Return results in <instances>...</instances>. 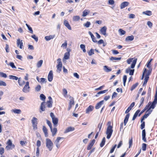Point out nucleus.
<instances>
[{
  "label": "nucleus",
  "instance_id": "1",
  "mask_svg": "<svg viewBox=\"0 0 157 157\" xmlns=\"http://www.w3.org/2000/svg\"><path fill=\"white\" fill-rule=\"evenodd\" d=\"M48 100L47 102H43L41 104L40 108H51L52 106V101L51 97H48Z\"/></svg>",
  "mask_w": 157,
  "mask_h": 157
},
{
  "label": "nucleus",
  "instance_id": "2",
  "mask_svg": "<svg viewBox=\"0 0 157 157\" xmlns=\"http://www.w3.org/2000/svg\"><path fill=\"white\" fill-rule=\"evenodd\" d=\"M46 146L49 151L52 150L53 147V144L51 140L48 138H47L45 141Z\"/></svg>",
  "mask_w": 157,
  "mask_h": 157
},
{
  "label": "nucleus",
  "instance_id": "3",
  "mask_svg": "<svg viewBox=\"0 0 157 157\" xmlns=\"http://www.w3.org/2000/svg\"><path fill=\"white\" fill-rule=\"evenodd\" d=\"M157 103V87H156V90L155 95V98L151 103V102H149L148 105L150 106V107L146 106L145 108H154L155 107V105Z\"/></svg>",
  "mask_w": 157,
  "mask_h": 157
},
{
  "label": "nucleus",
  "instance_id": "4",
  "mask_svg": "<svg viewBox=\"0 0 157 157\" xmlns=\"http://www.w3.org/2000/svg\"><path fill=\"white\" fill-rule=\"evenodd\" d=\"M113 128L109 127H107V128L106 134L107 135L106 138L107 139H110L112 136L113 132Z\"/></svg>",
  "mask_w": 157,
  "mask_h": 157
},
{
  "label": "nucleus",
  "instance_id": "5",
  "mask_svg": "<svg viewBox=\"0 0 157 157\" xmlns=\"http://www.w3.org/2000/svg\"><path fill=\"white\" fill-rule=\"evenodd\" d=\"M30 89L29 82H27L22 89V91L24 93H28L30 92Z\"/></svg>",
  "mask_w": 157,
  "mask_h": 157
},
{
  "label": "nucleus",
  "instance_id": "6",
  "mask_svg": "<svg viewBox=\"0 0 157 157\" xmlns=\"http://www.w3.org/2000/svg\"><path fill=\"white\" fill-rule=\"evenodd\" d=\"M58 64L56 66L57 69L56 71L58 73H59L61 70L62 67V63L61 61V59L59 58L57 59Z\"/></svg>",
  "mask_w": 157,
  "mask_h": 157
},
{
  "label": "nucleus",
  "instance_id": "7",
  "mask_svg": "<svg viewBox=\"0 0 157 157\" xmlns=\"http://www.w3.org/2000/svg\"><path fill=\"white\" fill-rule=\"evenodd\" d=\"M132 109H127L125 112V113H128L126 116L124 120V124L125 126L126 125L127 122L128 121V118L130 116V114L128 113Z\"/></svg>",
  "mask_w": 157,
  "mask_h": 157
},
{
  "label": "nucleus",
  "instance_id": "8",
  "mask_svg": "<svg viewBox=\"0 0 157 157\" xmlns=\"http://www.w3.org/2000/svg\"><path fill=\"white\" fill-rule=\"evenodd\" d=\"M7 144L8 145L6 147L7 150L12 149L14 147V145L12 143L11 140L10 139L8 140Z\"/></svg>",
  "mask_w": 157,
  "mask_h": 157
},
{
  "label": "nucleus",
  "instance_id": "9",
  "mask_svg": "<svg viewBox=\"0 0 157 157\" xmlns=\"http://www.w3.org/2000/svg\"><path fill=\"white\" fill-rule=\"evenodd\" d=\"M32 123L33 129H36L37 128V119L34 117H33L32 120Z\"/></svg>",
  "mask_w": 157,
  "mask_h": 157
},
{
  "label": "nucleus",
  "instance_id": "10",
  "mask_svg": "<svg viewBox=\"0 0 157 157\" xmlns=\"http://www.w3.org/2000/svg\"><path fill=\"white\" fill-rule=\"evenodd\" d=\"M70 56V51L66 52L64 55V57L63 59V62L65 63L66 60L68 59H69Z\"/></svg>",
  "mask_w": 157,
  "mask_h": 157
},
{
  "label": "nucleus",
  "instance_id": "11",
  "mask_svg": "<svg viewBox=\"0 0 157 157\" xmlns=\"http://www.w3.org/2000/svg\"><path fill=\"white\" fill-rule=\"evenodd\" d=\"M17 46L19 47L20 49L23 48V43L22 40H21L19 39H18L17 40Z\"/></svg>",
  "mask_w": 157,
  "mask_h": 157
},
{
  "label": "nucleus",
  "instance_id": "12",
  "mask_svg": "<svg viewBox=\"0 0 157 157\" xmlns=\"http://www.w3.org/2000/svg\"><path fill=\"white\" fill-rule=\"evenodd\" d=\"M63 138V137H58L56 139L55 141L54 144H55L56 147L58 148H59L60 147V144H59V142L60 140L61 139Z\"/></svg>",
  "mask_w": 157,
  "mask_h": 157
},
{
  "label": "nucleus",
  "instance_id": "13",
  "mask_svg": "<svg viewBox=\"0 0 157 157\" xmlns=\"http://www.w3.org/2000/svg\"><path fill=\"white\" fill-rule=\"evenodd\" d=\"M69 108H71L73 107L74 105V98L73 97L70 96L69 97Z\"/></svg>",
  "mask_w": 157,
  "mask_h": 157
},
{
  "label": "nucleus",
  "instance_id": "14",
  "mask_svg": "<svg viewBox=\"0 0 157 157\" xmlns=\"http://www.w3.org/2000/svg\"><path fill=\"white\" fill-rule=\"evenodd\" d=\"M53 78V74L52 71H49V74L48 75V78L49 81L51 82Z\"/></svg>",
  "mask_w": 157,
  "mask_h": 157
},
{
  "label": "nucleus",
  "instance_id": "15",
  "mask_svg": "<svg viewBox=\"0 0 157 157\" xmlns=\"http://www.w3.org/2000/svg\"><path fill=\"white\" fill-rule=\"evenodd\" d=\"M95 142V139H93L91 141L87 147V150H90L91 148Z\"/></svg>",
  "mask_w": 157,
  "mask_h": 157
},
{
  "label": "nucleus",
  "instance_id": "16",
  "mask_svg": "<svg viewBox=\"0 0 157 157\" xmlns=\"http://www.w3.org/2000/svg\"><path fill=\"white\" fill-rule=\"evenodd\" d=\"M129 3L128 2H122L120 6L121 9H123L125 8V7L128 6Z\"/></svg>",
  "mask_w": 157,
  "mask_h": 157
},
{
  "label": "nucleus",
  "instance_id": "17",
  "mask_svg": "<svg viewBox=\"0 0 157 157\" xmlns=\"http://www.w3.org/2000/svg\"><path fill=\"white\" fill-rule=\"evenodd\" d=\"M75 130V128L72 127H69L67 128L64 132V133H68L70 132L73 131Z\"/></svg>",
  "mask_w": 157,
  "mask_h": 157
},
{
  "label": "nucleus",
  "instance_id": "18",
  "mask_svg": "<svg viewBox=\"0 0 157 157\" xmlns=\"http://www.w3.org/2000/svg\"><path fill=\"white\" fill-rule=\"evenodd\" d=\"M64 25L69 30H71V28L67 21L66 20L64 21Z\"/></svg>",
  "mask_w": 157,
  "mask_h": 157
},
{
  "label": "nucleus",
  "instance_id": "19",
  "mask_svg": "<svg viewBox=\"0 0 157 157\" xmlns=\"http://www.w3.org/2000/svg\"><path fill=\"white\" fill-rule=\"evenodd\" d=\"M103 70L105 72H109L112 71V68L106 65H105L103 67Z\"/></svg>",
  "mask_w": 157,
  "mask_h": 157
},
{
  "label": "nucleus",
  "instance_id": "20",
  "mask_svg": "<svg viewBox=\"0 0 157 157\" xmlns=\"http://www.w3.org/2000/svg\"><path fill=\"white\" fill-rule=\"evenodd\" d=\"M134 36L133 35L128 36L125 38V41L127 42L131 41L133 40Z\"/></svg>",
  "mask_w": 157,
  "mask_h": 157
},
{
  "label": "nucleus",
  "instance_id": "21",
  "mask_svg": "<svg viewBox=\"0 0 157 157\" xmlns=\"http://www.w3.org/2000/svg\"><path fill=\"white\" fill-rule=\"evenodd\" d=\"M52 122L55 127H56L58 122V119L56 117H55L52 119Z\"/></svg>",
  "mask_w": 157,
  "mask_h": 157
},
{
  "label": "nucleus",
  "instance_id": "22",
  "mask_svg": "<svg viewBox=\"0 0 157 157\" xmlns=\"http://www.w3.org/2000/svg\"><path fill=\"white\" fill-rule=\"evenodd\" d=\"M107 30V28L106 26H104L101 28L100 29V31L101 33L103 35H105L106 33V31Z\"/></svg>",
  "mask_w": 157,
  "mask_h": 157
},
{
  "label": "nucleus",
  "instance_id": "23",
  "mask_svg": "<svg viewBox=\"0 0 157 157\" xmlns=\"http://www.w3.org/2000/svg\"><path fill=\"white\" fill-rule=\"evenodd\" d=\"M104 101H101L98 103L95 106V108H100L104 103Z\"/></svg>",
  "mask_w": 157,
  "mask_h": 157
},
{
  "label": "nucleus",
  "instance_id": "24",
  "mask_svg": "<svg viewBox=\"0 0 157 157\" xmlns=\"http://www.w3.org/2000/svg\"><path fill=\"white\" fill-rule=\"evenodd\" d=\"M18 82L20 86H22L25 83V82L24 80H22L21 78H19Z\"/></svg>",
  "mask_w": 157,
  "mask_h": 157
},
{
  "label": "nucleus",
  "instance_id": "25",
  "mask_svg": "<svg viewBox=\"0 0 157 157\" xmlns=\"http://www.w3.org/2000/svg\"><path fill=\"white\" fill-rule=\"evenodd\" d=\"M55 37V35H50L45 37V39L47 41H49L51 39H53Z\"/></svg>",
  "mask_w": 157,
  "mask_h": 157
},
{
  "label": "nucleus",
  "instance_id": "26",
  "mask_svg": "<svg viewBox=\"0 0 157 157\" xmlns=\"http://www.w3.org/2000/svg\"><path fill=\"white\" fill-rule=\"evenodd\" d=\"M51 131L52 132V135L54 136H55L57 132V128H54L53 129L52 128V127L50 128Z\"/></svg>",
  "mask_w": 157,
  "mask_h": 157
},
{
  "label": "nucleus",
  "instance_id": "27",
  "mask_svg": "<svg viewBox=\"0 0 157 157\" xmlns=\"http://www.w3.org/2000/svg\"><path fill=\"white\" fill-rule=\"evenodd\" d=\"M43 61L42 60H40L38 61L36 63V67L38 68H39L41 67L43 63Z\"/></svg>",
  "mask_w": 157,
  "mask_h": 157
},
{
  "label": "nucleus",
  "instance_id": "28",
  "mask_svg": "<svg viewBox=\"0 0 157 157\" xmlns=\"http://www.w3.org/2000/svg\"><path fill=\"white\" fill-rule=\"evenodd\" d=\"M137 59H135L133 61L131 65L130 68H134L135 65L137 62Z\"/></svg>",
  "mask_w": 157,
  "mask_h": 157
},
{
  "label": "nucleus",
  "instance_id": "29",
  "mask_svg": "<svg viewBox=\"0 0 157 157\" xmlns=\"http://www.w3.org/2000/svg\"><path fill=\"white\" fill-rule=\"evenodd\" d=\"M9 77L10 79L13 80H17L19 79V78L13 75H10Z\"/></svg>",
  "mask_w": 157,
  "mask_h": 157
},
{
  "label": "nucleus",
  "instance_id": "30",
  "mask_svg": "<svg viewBox=\"0 0 157 157\" xmlns=\"http://www.w3.org/2000/svg\"><path fill=\"white\" fill-rule=\"evenodd\" d=\"M140 112V110L139 109L134 114L133 117L132 119V120H134L135 119L136 117L137 116L139 113Z\"/></svg>",
  "mask_w": 157,
  "mask_h": 157
},
{
  "label": "nucleus",
  "instance_id": "31",
  "mask_svg": "<svg viewBox=\"0 0 157 157\" xmlns=\"http://www.w3.org/2000/svg\"><path fill=\"white\" fill-rule=\"evenodd\" d=\"M118 32L120 35L121 36L124 35L126 33L125 31L121 29H120L118 30Z\"/></svg>",
  "mask_w": 157,
  "mask_h": 157
},
{
  "label": "nucleus",
  "instance_id": "32",
  "mask_svg": "<svg viewBox=\"0 0 157 157\" xmlns=\"http://www.w3.org/2000/svg\"><path fill=\"white\" fill-rule=\"evenodd\" d=\"M107 91V90H105L100 91L97 93V94L95 95V96L98 97L99 96V95L105 93Z\"/></svg>",
  "mask_w": 157,
  "mask_h": 157
},
{
  "label": "nucleus",
  "instance_id": "33",
  "mask_svg": "<svg viewBox=\"0 0 157 157\" xmlns=\"http://www.w3.org/2000/svg\"><path fill=\"white\" fill-rule=\"evenodd\" d=\"M143 13L149 16H151L152 14L151 12L148 10L143 12Z\"/></svg>",
  "mask_w": 157,
  "mask_h": 157
},
{
  "label": "nucleus",
  "instance_id": "34",
  "mask_svg": "<svg viewBox=\"0 0 157 157\" xmlns=\"http://www.w3.org/2000/svg\"><path fill=\"white\" fill-rule=\"evenodd\" d=\"M43 131L45 134V136L47 137L48 136V133H47V130L46 128V127L44 126H43Z\"/></svg>",
  "mask_w": 157,
  "mask_h": 157
},
{
  "label": "nucleus",
  "instance_id": "35",
  "mask_svg": "<svg viewBox=\"0 0 157 157\" xmlns=\"http://www.w3.org/2000/svg\"><path fill=\"white\" fill-rule=\"evenodd\" d=\"M80 17L78 16H75L73 17V20L74 21H77L80 19Z\"/></svg>",
  "mask_w": 157,
  "mask_h": 157
},
{
  "label": "nucleus",
  "instance_id": "36",
  "mask_svg": "<svg viewBox=\"0 0 157 157\" xmlns=\"http://www.w3.org/2000/svg\"><path fill=\"white\" fill-rule=\"evenodd\" d=\"M121 58H116L113 57H111V58L110 59L111 60L113 61H115V60H121Z\"/></svg>",
  "mask_w": 157,
  "mask_h": 157
},
{
  "label": "nucleus",
  "instance_id": "37",
  "mask_svg": "<svg viewBox=\"0 0 157 157\" xmlns=\"http://www.w3.org/2000/svg\"><path fill=\"white\" fill-rule=\"evenodd\" d=\"M105 137H104L101 141V143L100 144V146L101 147H102L105 144Z\"/></svg>",
  "mask_w": 157,
  "mask_h": 157
},
{
  "label": "nucleus",
  "instance_id": "38",
  "mask_svg": "<svg viewBox=\"0 0 157 157\" xmlns=\"http://www.w3.org/2000/svg\"><path fill=\"white\" fill-rule=\"evenodd\" d=\"M149 75H146L145 76V78L144 79V82L143 85L147 83V81L149 78Z\"/></svg>",
  "mask_w": 157,
  "mask_h": 157
},
{
  "label": "nucleus",
  "instance_id": "39",
  "mask_svg": "<svg viewBox=\"0 0 157 157\" xmlns=\"http://www.w3.org/2000/svg\"><path fill=\"white\" fill-rule=\"evenodd\" d=\"M67 90L65 88L63 89V94L64 97H67Z\"/></svg>",
  "mask_w": 157,
  "mask_h": 157
},
{
  "label": "nucleus",
  "instance_id": "40",
  "mask_svg": "<svg viewBox=\"0 0 157 157\" xmlns=\"http://www.w3.org/2000/svg\"><path fill=\"white\" fill-rule=\"evenodd\" d=\"M80 47L81 48L82 50V51L83 52H86V50L85 49V45L83 44H81L80 45Z\"/></svg>",
  "mask_w": 157,
  "mask_h": 157
},
{
  "label": "nucleus",
  "instance_id": "41",
  "mask_svg": "<svg viewBox=\"0 0 157 157\" xmlns=\"http://www.w3.org/2000/svg\"><path fill=\"white\" fill-rule=\"evenodd\" d=\"M41 88V86L40 85H38L35 88V90L36 91L38 92L40 90Z\"/></svg>",
  "mask_w": 157,
  "mask_h": 157
},
{
  "label": "nucleus",
  "instance_id": "42",
  "mask_svg": "<svg viewBox=\"0 0 157 157\" xmlns=\"http://www.w3.org/2000/svg\"><path fill=\"white\" fill-rule=\"evenodd\" d=\"M89 11L87 10H85L83 12V14L82 16L83 17H85L89 13Z\"/></svg>",
  "mask_w": 157,
  "mask_h": 157
},
{
  "label": "nucleus",
  "instance_id": "43",
  "mask_svg": "<svg viewBox=\"0 0 157 157\" xmlns=\"http://www.w3.org/2000/svg\"><path fill=\"white\" fill-rule=\"evenodd\" d=\"M12 111L14 113L17 114L20 113L21 112L20 109H18L12 110Z\"/></svg>",
  "mask_w": 157,
  "mask_h": 157
},
{
  "label": "nucleus",
  "instance_id": "44",
  "mask_svg": "<svg viewBox=\"0 0 157 157\" xmlns=\"http://www.w3.org/2000/svg\"><path fill=\"white\" fill-rule=\"evenodd\" d=\"M91 25L90 22L89 21H87L86 23H85L83 24V25L86 28H88L90 27Z\"/></svg>",
  "mask_w": 157,
  "mask_h": 157
},
{
  "label": "nucleus",
  "instance_id": "45",
  "mask_svg": "<svg viewBox=\"0 0 157 157\" xmlns=\"http://www.w3.org/2000/svg\"><path fill=\"white\" fill-rule=\"evenodd\" d=\"M40 99L42 101H44L46 99V97L43 94H41L40 95Z\"/></svg>",
  "mask_w": 157,
  "mask_h": 157
},
{
  "label": "nucleus",
  "instance_id": "46",
  "mask_svg": "<svg viewBox=\"0 0 157 157\" xmlns=\"http://www.w3.org/2000/svg\"><path fill=\"white\" fill-rule=\"evenodd\" d=\"M88 54L89 56H91L93 54H94V50L93 49H91L90 51H89L88 52Z\"/></svg>",
  "mask_w": 157,
  "mask_h": 157
},
{
  "label": "nucleus",
  "instance_id": "47",
  "mask_svg": "<svg viewBox=\"0 0 157 157\" xmlns=\"http://www.w3.org/2000/svg\"><path fill=\"white\" fill-rule=\"evenodd\" d=\"M146 146L147 144H146L143 143L142 144V148L143 151H145L146 150Z\"/></svg>",
  "mask_w": 157,
  "mask_h": 157
},
{
  "label": "nucleus",
  "instance_id": "48",
  "mask_svg": "<svg viewBox=\"0 0 157 157\" xmlns=\"http://www.w3.org/2000/svg\"><path fill=\"white\" fill-rule=\"evenodd\" d=\"M148 109L146 111V113L147 115L148 116L152 112V109Z\"/></svg>",
  "mask_w": 157,
  "mask_h": 157
},
{
  "label": "nucleus",
  "instance_id": "49",
  "mask_svg": "<svg viewBox=\"0 0 157 157\" xmlns=\"http://www.w3.org/2000/svg\"><path fill=\"white\" fill-rule=\"evenodd\" d=\"M46 79L44 78H41L40 79V82L41 83H45L46 82Z\"/></svg>",
  "mask_w": 157,
  "mask_h": 157
},
{
  "label": "nucleus",
  "instance_id": "50",
  "mask_svg": "<svg viewBox=\"0 0 157 157\" xmlns=\"http://www.w3.org/2000/svg\"><path fill=\"white\" fill-rule=\"evenodd\" d=\"M9 65L13 69H16V66H15L14 63L13 62H10L9 63Z\"/></svg>",
  "mask_w": 157,
  "mask_h": 157
},
{
  "label": "nucleus",
  "instance_id": "51",
  "mask_svg": "<svg viewBox=\"0 0 157 157\" xmlns=\"http://www.w3.org/2000/svg\"><path fill=\"white\" fill-rule=\"evenodd\" d=\"M0 76L6 78L7 77V75L2 72H0Z\"/></svg>",
  "mask_w": 157,
  "mask_h": 157
},
{
  "label": "nucleus",
  "instance_id": "52",
  "mask_svg": "<svg viewBox=\"0 0 157 157\" xmlns=\"http://www.w3.org/2000/svg\"><path fill=\"white\" fill-rule=\"evenodd\" d=\"M6 86V83L2 81H0V86Z\"/></svg>",
  "mask_w": 157,
  "mask_h": 157
},
{
  "label": "nucleus",
  "instance_id": "53",
  "mask_svg": "<svg viewBox=\"0 0 157 157\" xmlns=\"http://www.w3.org/2000/svg\"><path fill=\"white\" fill-rule=\"evenodd\" d=\"M117 146V145L115 144L114 146H113V147L111 148L110 151V153H113Z\"/></svg>",
  "mask_w": 157,
  "mask_h": 157
},
{
  "label": "nucleus",
  "instance_id": "54",
  "mask_svg": "<svg viewBox=\"0 0 157 157\" xmlns=\"http://www.w3.org/2000/svg\"><path fill=\"white\" fill-rule=\"evenodd\" d=\"M138 83H136L135 84L133 85L132 87L131 90H133L136 88V87L138 86Z\"/></svg>",
  "mask_w": 157,
  "mask_h": 157
},
{
  "label": "nucleus",
  "instance_id": "55",
  "mask_svg": "<svg viewBox=\"0 0 157 157\" xmlns=\"http://www.w3.org/2000/svg\"><path fill=\"white\" fill-rule=\"evenodd\" d=\"M102 124H103L102 123H100L98 124V127L99 128V132H100L101 130V129Z\"/></svg>",
  "mask_w": 157,
  "mask_h": 157
},
{
  "label": "nucleus",
  "instance_id": "56",
  "mask_svg": "<svg viewBox=\"0 0 157 157\" xmlns=\"http://www.w3.org/2000/svg\"><path fill=\"white\" fill-rule=\"evenodd\" d=\"M31 37L33 39H34L36 42H37L38 41V37H36V35H32L31 36Z\"/></svg>",
  "mask_w": 157,
  "mask_h": 157
},
{
  "label": "nucleus",
  "instance_id": "57",
  "mask_svg": "<svg viewBox=\"0 0 157 157\" xmlns=\"http://www.w3.org/2000/svg\"><path fill=\"white\" fill-rule=\"evenodd\" d=\"M40 154V150L39 148L38 147H37L36 148V156L38 157L39 155Z\"/></svg>",
  "mask_w": 157,
  "mask_h": 157
},
{
  "label": "nucleus",
  "instance_id": "58",
  "mask_svg": "<svg viewBox=\"0 0 157 157\" xmlns=\"http://www.w3.org/2000/svg\"><path fill=\"white\" fill-rule=\"evenodd\" d=\"M46 121L47 124L48 125L50 128H51L52 127V125L51 122L48 120H47Z\"/></svg>",
  "mask_w": 157,
  "mask_h": 157
},
{
  "label": "nucleus",
  "instance_id": "59",
  "mask_svg": "<svg viewBox=\"0 0 157 157\" xmlns=\"http://www.w3.org/2000/svg\"><path fill=\"white\" fill-rule=\"evenodd\" d=\"M41 142L39 140H38L36 142V146L37 147L39 148V147L41 145Z\"/></svg>",
  "mask_w": 157,
  "mask_h": 157
},
{
  "label": "nucleus",
  "instance_id": "60",
  "mask_svg": "<svg viewBox=\"0 0 157 157\" xmlns=\"http://www.w3.org/2000/svg\"><path fill=\"white\" fill-rule=\"evenodd\" d=\"M144 100V98L143 97L141 99V100H140V103L139 105V106H138L139 107H142L141 106L142 104L143 103Z\"/></svg>",
  "mask_w": 157,
  "mask_h": 157
},
{
  "label": "nucleus",
  "instance_id": "61",
  "mask_svg": "<svg viewBox=\"0 0 157 157\" xmlns=\"http://www.w3.org/2000/svg\"><path fill=\"white\" fill-rule=\"evenodd\" d=\"M133 58H130L129 59H128L127 60V63L128 64H130L132 62V60H133Z\"/></svg>",
  "mask_w": 157,
  "mask_h": 157
},
{
  "label": "nucleus",
  "instance_id": "62",
  "mask_svg": "<svg viewBox=\"0 0 157 157\" xmlns=\"http://www.w3.org/2000/svg\"><path fill=\"white\" fill-rule=\"evenodd\" d=\"M4 152V150L3 148L0 147V154L2 155L3 154Z\"/></svg>",
  "mask_w": 157,
  "mask_h": 157
},
{
  "label": "nucleus",
  "instance_id": "63",
  "mask_svg": "<svg viewBox=\"0 0 157 157\" xmlns=\"http://www.w3.org/2000/svg\"><path fill=\"white\" fill-rule=\"evenodd\" d=\"M9 45L7 44H6V48H5V49H6V52H7V53L9 52Z\"/></svg>",
  "mask_w": 157,
  "mask_h": 157
},
{
  "label": "nucleus",
  "instance_id": "64",
  "mask_svg": "<svg viewBox=\"0 0 157 157\" xmlns=\"http://www.w3.org/2000/svg\"><path fill=\"white\" fill-rule=\"evenodd\" d=\"M147 24L150 28H151L152 26V23L150 21H147Z\"/></svg>",
  "mask_w": 157,
  "mask_h": 157
}]
</instances>
